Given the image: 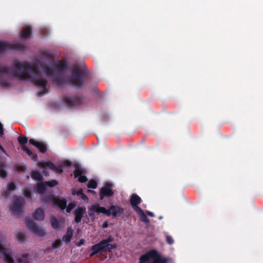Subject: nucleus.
Instances as JSON below:
<instances>
[{
    "label": "nucleus",
    "mask_w": 263,
    "mask_h": 263,
    "mask_svg": "<svg viewBox=\"0 0 263 263\" xmlns=\"http://www.w3.org/2000/svg\"><path fill=\"white\" fill-rule=\"evenodd\" d=\"M17 260L18 263H29L28 261H24L22 258H18Z\"/></svg>",
    "instance_id": "nucleus-45"
},
{
    "label": "nucleus",
    "mask_w": 263,
    "mask_h": 263,
    "mask_svg": "<svg viewBox=\"0 0 263 263\" xmlns=\"http://www.w3.org/2000/svg\"><path fill=\"white\" fill-rule=\"evenodd\" d=\"M23 194L26 198L29 199L31 197L32 193L30 190H26L24 192Z\"/></svg>",
    "instance_id": "nucleus-40"
},
{
    "label": "nucleus",
    "mask_w": 263,
    "mask_h": 263,
    "mask_svg": "<svg viewBox=\"0 0 263 263\" xmlns=\"http://www.w3.org/2000/svg\"><path fill=\"white\" fill-rule=\"evenodd\" d=\"M88 72L85 66L81 68L79 65H74L72 68L71 74L67 79V81L73 87L79 89L84 84Z\"/></svg>",
    "instance_id": "nucleus-3"
},
{
    "label": "nucleus",
    "mask_w": 263,
    "mask_h": 263,
    "mask_svg": "<svg viewBox=\"0 0 263 263\" xmlns=\"http://www.w3.org/2000/svg\"><path fill=\"white\" fill-rule=\"evenodd\" d=\"M114 237L112 236L109 235L106 239H102L101 241L106 247L108 246V243L114 241Z\"/></svg>",
    "instance_id": "nucleus-26"
},
{
    "label": "nucleus",
    "mask_w": 263,
    "mask_h": 263,
    "mask_svg": "<svg viewBox=\"0 0 263 263\" xmlns=\"http://www.w3.org/2000/svg\"><path fill=\"white\" fill-rule=\"evenodd\" d=\"M64 164L65 166H70L71 165V162L68 160L65 161Z\"/></svg>",
    "instance_id": "nucleus-48"
},
{
    "label": "nucleus",
    "mask_w": 263,
    "mask_h": 263,
    "mask_svg": "<svg viewBox=\"0 0 263 263\" xmlns=\"http://www.w3.org/2000/svg\"><path fill=\"white\" fill-rule=\"evenodd\" d=\"M76 206V203L74 202H71L69 203L67 206L66 208V211L67 213H70L72 210Z\"/></svg>",
    "instance_id": "nucleus-37"
},
{
    "label": "nucleus",
    "mask_w": 263,
    "mask_h": 263,
    "mask_svg": "<svg viewBox=\"0 0 263 263\" xmlns=\"http://www.w3.org/2000/svg\"><path fill=\"white\" fill-rule=\"evenodd\" d=\"M6 193H6V191H5V192L3 193V196H6Z\"/></svg>",
    "instance_id": "nucleus-54"
},
{
    "label": "nucleus",
    "mask_w": 263,
    "mask_h": 263,
    "mask_svg": "<svg viewBox=\"0 0 263 263\" xmlns=\"http://www.w3.org/2000/svg\"><path fill=\"white\" fill-rule=\"evenodd\" d=\"M151 258L153 259L152 263H167V259L162 258L157 250H152L140 257L139 263H148Z\"/></svg>",
    "instance_id": "nucleus-4"
},
{
    "label": "nucleus",
    "mask_w": 263,
    "mask_h": 263,
    "mask_svg": "<svg viewBox=\"0 0 263 263\" xmlns=\"http://www.w3.org/2000/svg\"><path fill=\"white\" fill-rule=\"evenodd\" d=\"M30 144L35 146L39 149V151L42 153H45L47 151L46 145L42 142L35 141L33 139H30L29 140Z\"/></svg>",
    "instance_id": "nucleus-16"
},
{
    "label": "nucleus",
    "mask_w": 263,
    "mask_h": 263,
    "mask_svg": "<svg viewBox=\"0 0 263 263\" xmlns=\"http://www.w3.org/2000/svg\"><path fill=\"white\" fill-rule=\"evenodd\" d=\"M51 223L52 227L53 229H57L59 227V223L55 217H52L51 219Z\"/></svg>",
    "instance_id": "nucleus-27"
},
{
    "label": "nucleus",
    "mask_w": 263,
    "mask_h": 263,
    "mask_svg": "<svg viewBox=\"0 0 263 263\" xmlns=\"http://www.w3.org/2000/svg\"><path fill=\"white\" fill-rule=\"evenodd\" d=\"M83 173V172L81 168H77L73 171L74 177L76 178L82 176Z\"/></svg>",
    "instance_id": "nucleus-31"
},
{
    "label": "nucleus",
    "mask_w": 263,
    "mask_h": 263,
    "mask_svg": "<svg viewBox=\"0 0 263 263\" xmlns=\"http://www.w3.org/2000/svg\"><path fill=\"white\" fill-rule=\"evenodd\" d=\"M36 192L39 194H44L46 191V186L44 183H38L36 186Z\"/></svg>",
    "instance_id": "nucleus-23"
},
{
    "label": "nucleus",
    "mask_w": 263,
    "mask_h": 263,
    "mask_svg": "<svg viewBox=\"0 0 263 263\" xmlns=\"http://www.w3.org/2000/svg\"><path fill=\"white\" fill-rule=\"evenodd\" d=\"M7 190L9 192H12L16 189V185L13 182H11L7 184Z\"/></svg>",
    "instance_id": "nucleus-38"
},
{
    "label": "nucleus",
    "mask_w": 263,
    "mask_h": 263,
    "mask_svg": "<svg viewBox=\"0 0 263 263\" xmlns=\"http://www.w3.org/2000/svg\"><path fill=\"white\" fill-rule=\"evenodd\" d=\"M89 211L91 212H95L97 213H103L107 216H109L111 215V212L110 210L106 209L105 208L100 206L99 204H93L89 208Z\"/></svg>",
    "instance_id": "nucleus-13"
},
{
    "label": "nucleus",
    "mask_w": 263,
    "mask_h": 263,
    "mask_svg": "<svg viewBox=\"0 0 263 263\" xmlns=\"http://www.w3.org/2000/svg\"><path fill=\"white\" fill-rule=\"evenodd\" d=\"M14 69L9 66L2 67L0 66V85L3 87H9L11 84L9 79L3 76L1 74L12 75L21 80H30L33 83L42 89L38 92L39 96H42L47 92L46 86L47 81L42 77L41 72L31 64L28 66L22 62L14 63Z\"/></svg>",
    "instance_id": "nucleus-1"
},
{
    "label": "nucleus",
    "mask_w": 263,
    "mask_h": 263,
    "mask_svg": "<svg viewBox=\"0 0 263 263\" xmlns=\"http://www.w3.org/2000/svg\"><path fill=\"white\" fill-rule=\"evenodd\" d=\"M7 176L6 171L3 168H0V177L5 178Z\"/></svg>",
    "instance_id": "nucleus-41"
},
{
    "label": "nucleus",
    "mask_w": 263,
    "mask_h": 263,
    "mask_svg": "<svg viewBox=\"0 0 263 263\" xmlns=\"http://www.w3.org/2000/svg\"><path fill=\"white\" fill-rule=\"evenodd\" d=\"M33 218L37 221H42L44 218V213L41 209H37L33 214Z\"/></svg>",
    "instance_id": "nucleus-21"
},
{
    "label": "nucleus",
    "mask_w": 263,
    "mask_h": 263,
    "mask_svg": "<svg viewBox=\"0 0 263 263\" xmlns=\"http://www.w3.org/2000/svg\"><path fill=\"white\" fill-rule=\"evenodd\" d=\"M52 204L58 206L62 210L66 209L67 206V200L65 198L53 197L52 198Z\"/></svg>",
    "instance_id": "nucleus-15"
},
{
    "label": "nucleus",
    "mask_w": 263,
    "mask_h": 263,
    "mask_svg": "<svg viewBox=\"0 0 263 263\" xmlns=\"http://www.w3.org/2000/svg\"><path fill=\"white\" fill-rule=\"evenodd\" d=\"M139 216L140 217V220L142 222H143L146 224H148L149 223V220L148 219V218H147V216L145 215V213H143Z\"/></svg>",
    "instance_id": "nucleus-29"
},
{
    "label": "nucleus",
    "mask_w": 263,
    "mask_h": 263,
    "mask_svg": "<svg viewBox=\"0 0 263 263\" xmlns=\"http://www.w3.org/2000/svg\"><path fill=\"white\" fill-rule=\"evenodd\" d=\"M23 45L20 43L10 44L6 42L0 41V52H4L8 49L22 48Z\"/></svg>",
    "instance_id": "nucleus-10"
},
{
    "label": "nucleus",
    "mask_w": 263,
    "mask_h": 263,
    "mask_svg": "<svg viewBox=\"0 0 263 263\" xmlns=\"http://www.w3.org/2000/svg\"><path fill=\"white\" fill-rule=\"evenodd\" d=\"M112 187V184L109 182L106 183L100 190V199L102 200L104 197H112L114 195Z\"/></svg>",
    "instance_id": "nucleus-8"
},
{
    "label": "nucleus",
    "mask_w": 263,
    "mask_h": 263,
    "mask_svg": "<svg viewBox=\"0 0 263 263\" xmlns=\"http://www.w3.org/2000/svg\"><path fill=\"white\" fill-rule=\"evenodd\" d=\"M159 218L160 219H162V216H160V217H159Z\"/></svg>",
    "instance_id": "nucleus-55"
},
{
    "label": "nucleus",
    "mask_w": 263,
    "mask_h": 263,
    "mask_svg": "<svg viewBox=\"0 0 263 263\" xmlns=\"http://www.w3.org/2000/svg\"><path fill=\"white\" fill-rule=\"evenodd\" d=\"M17 170L18 171H20V172H25L26 170V167L24 165H19L17 167Z\"/></svg>",
    "instance_id": "nucleus-44"
},
{
    "label": "nucleus",
    "mask_w": 263,
    "mask_h": 263,
    "mask_svg": "<svg viewBox=\"0 0 263 263\" xmlns=\"http://www.w3.org/2000/svg\"><path fill=\"white\" fill-rule=\"evenodd\" d=\"M0 253L3 255L4 260L6 263H14V260L12 257V253L9 249L4 247L0 243Z\"/></svg>",
    "instance_id": "nucleus-9"
},
{
    "label": "nucleus",
    "mask_w": 263,
    "mask_h": 263,
    "mask_svg": "<svg viewBox=\"0 0 263 263\" xmlns=\"http://www.w3.org/2000/svg\"><path fill=\"white\" fill-rule=\"evenodd\" d=\"M52 198L49 195H45L42 196L41 198V201L44 203H48L50 201L52 202Z\"/></svg>",
    "instance_id": "nucleus-34"
},
{
    "label": "nucleus",
    "mask_w": 263,
    "mask_h": 263,
    "mask_svg": "<svg viewBox=\"0 0 263 263\" xmlns=\"http://www.w3.org/2000/svg\"><path fill=\"white\" fill-rule=\"evenodd\" d=\"M26 226L29 231H31L35 235L39 236H43L45 232L40 229L37 224L31 218H27L25 220Z\"/></svg>",
    "instance_id": "nucleus-6"
},
{
    "label": "nucleus",
    "mask_w": 263,
    "mask_h": 263,
    "mask_svg": "<svg viewBox=\"0 0 263 263\" xmlns=\"http://www.w3.org/2000/svg\"><path fill=\"white\" fill-rule=\"evenodd\" d=\"M73 231L71 227L68 228L66 234L63 236L62 240L65 243H69L70 242L72 236Z\"/></svg>",
    "instance_id": "nucleus-19"
},
{
    "label": "nucleus",
    "mask_w": 263,
    "mask_h": 263,
    "mask_svg": "<svg viewBox=\"0 0 263 263\" xmlns=\"http://www.w3.org/2000/svg\"><path fill=\"white\" fill-rule=\"evenodd\" d=\"M88 191L94 194L96 193L95 191L93 190H88Z\"/></svg>",
    "instance_id": "nucleus-53"
},
{
    "label": "nucleus",
    "mask_w": 263,
    "mask_h": 263,
    "mask_svg": "<svg viewBox=\"0 0 263 263\" xmlns=\"http://www.w3.org/2000/svg\"><path fill=\"white\" fill-rule=\"evenodd\" d=\"M85 212L86 208L85 206H79L74 210V220L77 223H78L81 221Z\"/></svg>",
    "instance_id": "nucleus-14"
},
{
    "label": "nucleus",
    "mask_w": 263,
    "mask_h": 263,
    "mask_svg": "<svg viewBox=\"0 0 263 263\" xmlns=\"http://www.w3.org/2000/svg\"><path fill=\"white\" fill-rule=\"evenodd\" d=\"M63 103L68 107H72L79 105L84 102V98L81 96H64L63 99Z\"/></svg>",
    "instance_id": "nucleus-5"
},
{
    "label": "nucleus",
    "mask_w": 263,
    "mask_h": 263,
    "mask_svg": "<svg viewBox=\"0 0 263 263\" xmlns=\"http://www.w3.org/2000/svg\"><path fill=\"white\" fill-rule=\"evenodd\" d=\"M32 34V29L31 27L26 26L22 28V31L20 33L21 36L23 39H27Z\"/></svg>",
    "instance_id": "nucleus-20"
},
{
    "label": "nucleus",
    "mask_w": 263,
    "mask_h": 263,
    "mask_svg": "<svg viewBox=\"0 0 263 263\" xmlns=\"http://www.w3.org/2000/svg\"><path fill=\"white\" fill-rule=\"evenodd\" d=\"M146 213H147V214L148 216H151V217H154L155 216L153 212H150V211H147V212H146Z\"/></svg>",
    "instance_id": "nucleus-49"
},
{
    "label": "nucleus",
    "mask_w": 263,
    "mask_h": 263,
    "mask_svg": "<svg viewBox=\"0 0 263 263\" xmlns=\"http://www.w3.org/2000/svg\"><path fill=\"white\" fill-rule=\"evenodd\" d=\"M117 247L118 246L116 243H108V246L105 248V252H108L109 253H111L112 250L116 249Z\"/></svg>",
    "instance_id": "nucleus-25"
},
{
    "label": "nucleus",
    "mask_w": 263,
    "mask_h": 263,
    "mask_svg": "<svg viewBox=\"0 0 263 263\" xmlns=\"http://www.w3.org/2000/svg\"><path fill=\"white\" fill-rule=\"evenodd\" d=\"M0 150L4 152V153H5V149H4V148L3 147V146L2 145L0 144Z\"/></svg>",
    "instance_id": "nucleus-51"
},
{
    "label": "nucleus",
    "mask_w": 263,
    "mask_h": 263,
    "mask_svg": "<svg viewBox=\"0 0 263 263\" xmlns=\"http://www.w3.org/2000/svg\"><path fill=\"white\" fill-rule=\"evenodd\" d=\"M18 142L21 145L25 144L28 142V139L24 136H20L18 138Z\"/></svg>",
    "instance_id": "nucleus-30"
},
{
    "label": "nucleus",
    "mask_w": 263,
    "mask_h": 263,
    "mask_svg": "<svg viewBox=\"0 0 263 263\" xmlns=\"http://www.w3.org/2000/svg\"><path fill=\"white\" fill-rule=\"evenodd\" d=\"M133 208L136 211L138 216H140L141 214L144 213V211L142 210V209L141 208H140L139 206H138V205H137L136 206L133 207Z\"/></svg>",
    "instance_id": "nucleus-39"
},
{
    "label": "nucleus",
    "mask_w": 263,
    "mask_h": 263,
    "mask_svg": "<svg viewBox=\"0 0 263 263\" xmlns=\"http://www.w3.org/2000/svg\"><path fill=\"white\" fill-rule=\"evenodd\" d=\"M31 177L33 179L39 181H42L43 180V177L41 173L36 171H31Z\"/></svg>",
    "instance_id": "nucleus-24"
},
{
    "label": "nucleus",
    "mask_w": 263,
    "mask_h": 263,
    "mask_svg": "<svg viewBox=\"0 0 263 263\" xmlns=\"http://www.w3.org/2000/svg\"><path fill=\"white\" fill-rule=\"evenodd\" d=\"M16 237L17 239L20 241H23L25 239V234L22 232H18L17 233Z\"/></svg>",
    "instance_id": "nucleus-36"
},
{
    "label": "nucleus",
    "mask_w": 263,
    "mask_h": 263,
    "mask_svg": "<svg viewBox=\"0 0 263 263\" xmlns=\"http://www.w3.org/2000/svg\"><path fill=\"white\" fill-rule=\"evenodd\" d=\"M130 204L132 207L136 206L141 202V198L136 194H133L129 200Z\"/></svg>",
    "instance_id": "nucleus-18"
},
{
    "label": "nucleus",
    "mask_w": 263,
    "mask_h": 263,
    "mask_svg": "<svg viewBox=\"0 0 263 263\" xmlns=\"http://www.w3.org/2000/svg\"><path fill=\"white\" fill-rule=\"evenodd\" d=\"M77 195L80 196L83 200L86 201L88 200V197L83 193L82 189L78 191Z\"/></svg>",
    "instance_id": "nucleus-32"
},
{
    "label": "nucleus",
    "mask_w": 263,
    "mask_h": 263,
    "mask_svg": "<svg viewBox=\"0 0 263 263\" xmlns=\"http://www.w3.org/2000/svg\"><path fill=\"white\" fill-rule=\"evenodd\" d=\"M24 199L22 197L15 196L13 197V205L11 207V210L15 214H20L24 204Z\"/></svg>",
    "instance_id": "nucleus-7"
},
{
    "label": "nucleus",
    "mask_w": 263,
    "mask_h": 263,
    "mask_svg": "<svg viewBox=\"0 0 263 263\" xmlns=\"http://www.w3.org/2000/svg\"><path fill=\"white\" fill-rule=\"evenodd\" d=\"M42 69L47 77L52 79L53 82L59 86L62 87L65 84V79L61 73L67 69V63L65 61H59L57 65L58 70L54 68L53 64L50 65L41 64Z\"/></svg>",
    "instance_id": "nucleus-2"
},
{
    "label": "nucleus",
    "mask_w": 263,
    "mask_h": 263,
    "mask_svg": "<svg viewBox=\"0 0 263 263\" xmlns=\"http://www.w3.org/2000/svg\"><path fill=\"white\" fill-rule=\"evenodd\" d=\"M45 183L46 186H48L49 187H54L58 185V182L55 180H52L51 181H45Z\"/></svg>",
    "instance_id": "nucleus-35"
},
{
    "label": "nucleus",
    "mask_w": 263,
    "mask_h": 263,
    "mask_svg": "<svg viewBox=\"0 0 263 263\" xmlns=\"http://www.w3.org/2000/svg\"><path fill=\"white\" fill-rule=\"evenodd\" d=\"M43 173L45 176H48V172H47V171L46 169H44L43 170Z\"/></svg>",
    "instance_id": "nucleus-50"
},
{
    "label": "nucleus",
    "mask_w": 263,
    "mask_h": 263,
    "mask_svg": "<svg viewBox=\"0 0 263 263\" xmlns=\"http://www.w3.org/2000/svg\"><path fill=\"white\" fill-rule=\"evenodd\" d=\"M62 246L61 240L59 239H57L52 243V248L58 249L60 248Z\"/></svg>",
    "instance_id": "nucleus-33"
},
{
    "label": "nucleus",
    "mask_w": 263,
    "mask_h": 263,
    "mask_svg": "<svg viewBox=\"0 0 263 263\" xmlns=\"http://www.w3.org/2000/svg\"><path fill=\"white\" fill-rule=\"evenodd\" d=\"M22 149L26 152L34 161H36L38 159V157L36 154H34L31 151H30L27 146H23L22 147Z\"/></svg>",
    "instance_id": "nucleus-22"
},
{
    "label": "nucleus",
    "mask_w": 263,
    "mask_h": 263,
    "mask_svg": "<svg viewBox=\"0 0 263 263\" xmlns=\"http://www.w3.org/2000/svg\"><path fill=\"white\" fill-rule=\"evenodd\" d=\"M108 210H110V212L112 210L111 214L114 217H117L118 215H122L124 212V210L123 208L115 205H110Z\"/></svg>",
    "instance_id": "nucleus-17"
},
{
    "label": "nucleus",
    "mask_w": 263,
    "mask_h": 263,
    "mask_svg": "<svg viewBox=\"0 0 263 263\" xmlns=\"http://www.w3.org/2000/svg\"><path fill=\"white\" fill-rule=\"evenodd\" d=\"M166 242L167 243L170 245H172L174 243V241L171 236L167 235L166 236Z\"/></svg>",
    "instance_id": "nucleus-43"
},
{
    "label": "nucleus",
    "mask_w": 263,
    "mask_h": 263,
    "mask_svg": "<svg viewBox=\"0 0 263 263\" xmlns=\"http://www.w3.org/2000/svg\"><path fill=\"white\" fill-rule=\"evenodd\" d=\"M84 243V240L83 239H80L79 242L77 243V246L78 247L81 246V245H83Z\"/></svg>",
    "instance_id": "nucleus-47"
},
{
    "label": "nucleus",
    "mask_w": 263,
    "mask_h": 263,
    "mask_svg": "<svg viewBox=\"0 0 263 263\" xmlns=\"http://www.w3.org/2000/svg\"><path fill=\"white\" fill-rule=\"evenodd\" d=\"M87 180H88V179L85 176L82 175L78 177V181L80 182H81V183L86 182Z\"/></svg>",
    "instance_id": "nucleus-42"
},
{
    "label": "nucleus",
    "mask_w": 263,
    "mask_h": 263,
    "mask_svg": "<svg viewBox=\"0 0 263 263\" xmlns=\"http://www.w3.org/2000/svg\"><path fill=\"white\" fill-rule=\"evenodd\" d=\"M105 248L106 246L102 241L92 246L91 248L92 252L90 254V257H92L95 255L99 253L105 252Z\"/></svg>",
    "instance_id": "nucleus-11"
},
{
    "label": "nucleus",
    "mask_w": 263,
    "mask_h": 263,
    "mask_svg": "<svg viewBox=\"0 0 263 263\" xmlns=\"http://www.w3.org/2000/svg\"><path fill=\"white\" fill-rule=\"evenodd\" d=\"M39 165L43 168H48L53 171L55 173L60 174L63 171L61 167L57 166L53 163L51 162H44L39 164Z\"/></svg>",
    "instance_id": "nucleus-12"
},
{
    "label": "nucleus",
    "mask_w": 263,
    "mask_h": 263,
    "mask_svg": "<svg viewBox=\"0 0 263 263\" xmlns=\"http://www.w3.org/2000/svg\"><path fill=\"white\" fill-rule=\"evenodd\" d=\"M108 227V221H104L102 226V228L105 229V228H107Z\"/></svg>",
    "instance_id": "nucleus-46"
},
{
    "label": "nucleus",
    "mask_w": 263,
    "mask_h": 263,
    "mask_svg": "<svg viewBox=\"0 0 263 263\" xmlns=\"http://www.w3.org/2000/svg\"><path fill=\"white\" fill-rule=\"evenodd\" d=\"M22 257L25 259L27 260V254H23L22 255Z\"/></svg>",
    "instance_id": "nucleus-52"
},
{
    "label": "nucleus",
    "mask_w": 263,
    "mask_h": 263,
    "mask_svg": "<svg viewBox=\"0 0 263 263\" xmlns=\"http://www.w3.org/2000/svg\"><path fill=\"white\" fill-rule=\"evenodd\" d=\"M87 187L89 189H96L97 187V182L96 180L91 179L89 181Z\"/></svg>",
    "instance_id": "nucleus-28"
}]
</instances>
